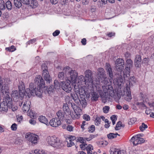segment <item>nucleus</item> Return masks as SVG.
<instances>
[{"instance_id": "obj_1", "label": "nucleus", "mask_w": 154, "mask_h": 154, "mask_svg": "<svg viewBox=\"0 0 154 154\" xmlns=\"http://www.w3.org/2000/svg\"><path fill=\"white\" fill-rule=\"evenodd\" d=\"M85 76L81 75L78 78L77 84L81 88L77 93L80 96H97V91L93 88V89L89 90V88L93 87L91 71L90 70H86L85 72Z\"/></svg>"}, {"instance_id": "obj_2", "label": "nucleus", "mask_w": 154, "mask_h": 154, "mask_svg": "<svg viewBox=\"0 0 154 154\" xmlns=\"http://www.w3.org/2000/svg\"><path fill=\"white\" fill-rule=\"evenodd\" d=\"M35 83L38 85L37 89L33 83L29 84V88L25 90V86L24 83L21 82L18 86L19 96H31L35 95L41 96L42 89L45 88V81L40 75L36 76L35 79Z\"/></svg>"}, {"instance_id": "obj_3", "label": "nucleus", "mask_w": 154, "mask_h": 154, "mask_svg": "<svg viewBox=\"0 0 154 154\" xmlns=\"http://www.w3.org/2000/svg\"><path fill=\"white\" fill-rule=\"evenodd\" d=\"M129 77H126V80L124 79L126 85L123 92L121 90V88L124 84L122 76L121 75L119 78L115 79L113 80L114 85H117L118 87L115 90L117 96H131L130 86H132L136 83V79L134 76L131 77L129 79L128 78Z\"/></svg>"}, {"instance_id": "obj_4", "label": "nucleus", "mask_w": 154, "mask_h": 154, "mask_svg": "<svg viewBox=\"0 0 154 154\" xmlns=\"http://www.w3.org/2000/svg\"><path fill=\"white\" fill-rule=\"evenodd\" d=\"M106 70L107 73L109 75L110 79H108L107 77H104L102 78V79L103 80L102 82L106 86H102L103 91L101 89H99L97 93H99L100 96H114V92L113 87L110 84L113 80V75L112 72L111 66L109 64L106 63ZM97 96H99L98 95Z\"/></svg>"}, {"instance_id": "obj_5", "label": "nucleus", "mask_w": 154, "mask_h": 154, "mask_svg": "<svg viewBox=\"0 0 154 154\" xmlns=\"http://www.w3.org/2000/svg\"><path fill=\"white\" fill-rule=\"evenodd\" d=\"M71 105L74 112V114L70 111V109L68 106V104L66 103H65L63 104V109L64 114L66 116L70 115L72 118L73 119H79L82 113V110L79 107L74 103H71Z\"/></svg>"}, {"instance_id": "obj_6", "label": "nucleus", "mask_w": 154, "mask_h": 154, "mask_svg": "<svg viewBox=\"0 0 154 154\" xmlns=\"http://www.w3.org/2000/svg\"><path fill=\"white\" fill-rule=\"evenodd\" d=\"M12 99L10 97H5L3 101L0 105V111L6 112L8 110V107L12 108Z\"/></svg>"}, {"instance_id": "obj_7", "label": "nucleus", "mask_w": 154, "mask_h": 154, "mask_svg": "<svg viewBox=\"0 0 154 154\" xmlns=\"http://www.w3.org/2000/svg\"><path fill=\"white\" fill-rule=\"evenodd\" d=\"M69 74L70 75V79L69 80L72 82L75 88H78V90L79 91L81 87H79L77 84L78 82V79L76 80L78 75L77 73L75 70H70V73Z\"/></svg>"}, {"instance_id": "obj_8", "label": "nucleus", "mask_w": 154, "mask_h": 154, "mask_svg": "<svg viewBox=\"0 0 154 154\" xmlns=\"http://www.w3.org/2000/svg\"><path fill=\"white\" fill-rule=\"evenodd\" d=\"M133 63L131 59H128L126 61L125 67L123 72V77L125 80H126V77H128L130 76V68L132 67Z\"/></svg>"}, {"instance_id": "obj_9", "label": "nucleus", "mask_w": 154, "mask_h": 154, "mask_svg": "<svg viewBox=\"0 0 154 154\" xmlns=\"http://www.w3.org/2000/svg\"><path fill=\"white\" fill-rule=\"evenodd\" d=\"M42 68L43 70L42 75L47 83H50L51 81V77L48 70V67L45 63H43L42 65Z\"/></svg>"}, {"instance_id": "obj_10", "label": "nucleus", "mask_w": 154, "mask_h": 154, "mask_svg": "<svg viewBox=\"0 0 154 154\" xmlns=\"http://www.w3.org/2000/svg\"><path fill=\"white\" fill-rule=\"evenodd\" d=\"M25 137L32 144H35L37 143L38 136L34 134H31L30 133H27L25 135Z\"/></svg>"}, {"instance_id": "obj_11", "label": "nucleus", "mask_w": 154, "mask_h": 154, "mask_svg": "<svg viewBox=\"0 0 154 154\" xmlns=\"http://www.w3.org/2000/svg\"><path fill=\"white\" fill-rule=\"evenodd\" d=\"M116 68L117 70L122 72L125 66V62L123 59L119 58L117 59L115 63Z\"/></svg>"}, {"instance_id": "obj_12", "label": "nucleus", "mask_w": 154, "mask_h": 154, "mask_svg": "<svg viewBox=\"0 0 154 154\" xmlns=\"http://www.w3.org/2000/svg\"><path fill=\"white\" fill-rule=\"evenodd\" d=\"M63 85L62 86V88L66 92H69L72 90L70 84L72 83L69 80L66 82H63Z\"/></svg>"}, {"instance_id": "obj_13", "label": "nucleus", "mask_w": 154, "mask_h": 154, "mask_svg": "<svg viewBox=\"0 0 154 154\" xmlns=\"http://www.w3.org/2000/svg\"><path fill=\"white\" fill-rule=\"evenodd\" d=\"M64 146L63 143L57 137H56L52 146L57 148H60Z\"/></svg>"}, {"instance_id": "obj_14", "label": "nucleus", "mask_w": 154, "mask_h": 154, "mask_svg": "<svg viewBox=\"0 0 154 154\" xmlns=\"http://www.w3.org/2000/svg\"><path fill=\"white\" fill-rule=\"evenodd\" d=\"M50 125L53 127H57L60 125L61 122L57 118H53L49 122Z\"/></svg>"}, {"instance_id": "obj_15", "label": "nucleus", "mask_w": 154, "mask_h": 154, "mask_svg": "<svg viewBox=\"0 0 154 154\" xmlns=\"http://www.w3.org/2000/svg\"><path fill=\"white\" fill-rule=\"evenodd\" d=\"M141 61V56L139 55H136L134 60L135 66L136 67H140V63Z\"/></svg>"}, {"instance_id": "obj_16", "label": "nucleus", "mask_w": 154, "mask_h": 154, "mask_svg": "<svg viewBox=\"0 0 154 154\" xmlns=\"http://www.w3.org/2000/svg\"><path fill=\"white\" fill-rule=\"evenodd\" d=\"M30 103V101L29 100L24 102L22 107L23 110L24 112H28Z\"/></svg>"}, {"instance_id": "obj_17", "label": "nucleus", "mask_w": 154, "mask_h": 154, "mask_svg": "<svg viewBox=\"0 0 154 154\" xmlns=\"http://www.w3.org/2000/svg\"><path fill=\"white\" fill-rule=\"evenodd\" d=\"M55 136H48L46 138V141L49 145L52 146L55 140Z\"/></svg>"}, {"instance_id": "obj_18", "label": "nucleus", "mask_w": 154, "mask_h": 154, "mask_svg": "<svg viewBox=\"0 0 154 154\" xmlns=\"http://www.w3.org/2000/svg\"><path fill=\"white\" fill-rule=\"evenodd\" d=\"M97 74L99 77V79L100 80L102 79V78L104 77L105 71L104 69L102 68H99L98 69Z\"/></svg>"}, {"instance_id": "obj_19", "label": "nucleus", "mask_w": 154, "mask_h": 154, "mask_svg": "<svg viewBox=\"0 0 154 154\" xmlns=\"http://www.w3.org/2000/svg\"><path fill=\"white\" fill-rule=\"evenodd\" d=\"M140 135V134L137 135L131 138V141L134 145L136 146L138 144V138H139V136Z\"/></svg>"}, {"instance_id": "obj_20", "label": "nucleus", "mask_w": 154, "mask_h": 154, "mask_svg": "<svg viewBox=\"0 0 154 154\" xmlns=\"http://www.w3.org/2000/svg\"><path fill=\"white\" fill-rule=\"evenodd\" d=\"M110 154H124L123 151L119 149H112L110 151Z\"/></svg>"}, {"instance_id": "obj_21", "label": "nucleus", "mask_w": 154, "mask_h": 154, "mask_svg": "<svg viewBox=\"0 0 154 154\" xmlns=\"http://www.w3.org/2000/svg\"><path fill=\"white\" fill-rule=\"evenodd\" d=\"M40 122L43 123L47 125H48V121L47 119L45 116H40L38 118Z\"/></svg>"}, {"instance_id": "obj_22", "label": "nucleus", "mask_w": 154, "mask_h": 154, "mask_svg": "<svg viewBox=\"0 0 154 154\" xmlns=\"http://www.w3.org/2000/svg\"><path fill=\"white\" fill-rule=\"evenodd\" d=\"M27 5H29L31 7L34 8L37 7L38 5V3L36 0H31L29 1V3Z\"/></svg>"}, {"instance_id": "obj_23", "label": "nucleus", "mask_w": 154, "mask_h": 154, "mask_svg": "<svg viewBox=\"0 0 154 154\" xmlns=\"http://www.w3.org/2000/svg\"><path fill=\"white\" fill-rule=\"evenodd\" d=\"M54 84L55 88L58 89L62 88V86L63 85V82H59L57 80H55L54 81Z\"/></svg>"}, {"instance_id": "obj_24", "label": "nucleus", "mask_w": 154, "mask_h": 154, "mask_svg": "<svg viewBox=\"0 0 154 154\" xmlns=\"http://www.w3.org/2000/svg\"><path fill=\"white\" fill-rule=\"evenodd\" d=\"M80 97V103L82 105L83 107L85 108L87 105V103L85 99V97Z\"/></svg>"}, {"instance_id": "obj_25", "label": "nucleus", "mask_w": 154, "mask_h": 154, "mask_svg": "<svg viewBox=\"0 0 154 154\" xmlns=\"http://www.w3.org/2000/svg\"><path fill=\"white\" fill-rule=\"evenodd\" d=\"M57 116L58 117L59 120H63L64 118V114L61 110L58 111L56 113Z\"/></svg>"}, {"instance_id": "obj_26", "label": "nucleus", "mask_w": 154, "mask_h": 154, "mask_svg": "<svg viewBox=\"0 0 154 154\" xmlns=\"http://www.w3.org/2000/svg\"><path fill=\"white\" fill-rule=\"evenodd\" d=\"M86 149L87 151L88 154H92V152L91 151V150L93 149V147L91 145H88L86 148Z\"/></svg>"}, {"instance_id": "obj_27", "label": "nucleus", "mask_w": 154, "mask_h": 154, "mask_svg": "<svg viewBox=\"0 0 154 154\" xmlns=\"http://www.w3.org/2000/svg\"><path fill=\"white\" fill-rule=\"evenodd\" d=\"M22 2L20 0H14L15 6L18 8H20L22 6Z\"/></svg>"}, {"instance_id": "obj_28", "label": "nucleus", "mask_w": 154, "mask_h": 154, "mask_svg": "<svg viewBox=\"0 0 154 154\" xmlns=\"http://www.w3.org/2000/svg\"><path fill=\"white\" fill-rule=\"evenodd\" d=\"M125 126L124 124H122V122L121 121L118 122L116 125V126L115 127V129L116 130H119L121 127H124Z\"/></svg>"}, {"instance_id": "obj_29", "label": "nucleus", "mask_w": 154, "mask_h": 154, "mask_svg": "<svg viewBox=\"0 0 154 154\" xmlns=\"http://www.w3.org/2000/svg\"><path fill=\"white\" fill-rule=\"evenodd\" d=\"M29 154H47L46 152L44 151L37 150L34 151H32L31 152L29 153Z\"/></svg>"}, {"instance_id": "obj_30", "label": "nucleus", "mask_w": 154, "mask_h": 154, "mask_svg": "<svg viewBox=\"0 0 154 154\" xmlns=\"http://www.w3.org/2000/svg\"><path fill=\"white\" fill-rule=\"evenodd\" d=\"M16 50V48L14 45H12L11 47H7L5 48V50L10 52H13Z\"/></svg>"}, {"instance_id": "obj_31", "label": "nucleus", "mask_w": 154, "mask_h": 154, "mask_svg": "<svg viewBox=\"0 0 154 154\" xmlns=\"http://www.w3.org/2000/svg\"><path fill=\"white\" fill-rule=\"evenodd\" d=\"M71 99H72L74 101L78 104H79L80 103V98L79 97H70Z\"/></svg>"}, {"instance_id": "obj_32", "label": "nucleus", "mask_w": 154, "mask_h": 154, "mask_svg": "<svg viewBox=\"0 0 154 154\" xmlns=\"http://www.w3.org/2000/svg\"><path fill=\"white\" fill-rule=\"evenodd\" d=\"M5 5L7 8L8 10H11L12 8V5L11 2L8 0L7 1Z\"/></svg>"}, {"instance_id": "obj_33", "label": "nucleus", "mask_w": 154, "mask_h": 154, "mask_svg": "<svg viewBox=\"0 0 154 154\" xmlns=\"http://www.w3.org/2000/svg\"><path fill=\"white\" fill-rule=\"evenodd\" d=\"M23 140L19 137L16 138L14 141V143L17 145H20L22 144Z\"/></svg>"}, {"instance_id": "obj_34", "label": "nucleus", "mask_w": 154, "mask_h": 154, "mask_svg": "<svg viewBox=\"0 0 154 154\" xmlns=\"http://www.w3.org/2000/svg\"><path fill=\"white\" fill-rule=\"evenodd\" d=\"M5 8V7L4 1L3 0H0V9L4 10Z\"/></svg>"}, {"instance_id": "obj_35", "label": "nucleus", "mask_w": 154, "mask_h": 154, "mask_svg": "<svg viewBox=\"0 0 154 154\" xmlns=\"http://www.w3.org/2000/svg\"><path fill=\"white\" fill-rule=\"evenodd\" d=\"M71 70H70V68L69 66H66L64 68L63 70L65 72L66 74L68 73H70V71Z\"/></svg>"}, {"instance_id": "obj_36", "label": "nucleus", "mask_w": 154, "mask_h": 154, "mask_svg": "<svg viewBox=\"0 0 154 154\" xmlns=\"http://www.w3.org/2000/svg\"><path fill=\"white\" fill-rule=\"evenodd\" d=\"M147 128V125L143 123L142 125L140 127V129L141 131H143L145 129Z\"/></svg>"}, {"instance_id": "obj_37", "label": "nucleus", "mask_w": 154, "mask_h": 154, "mask_svg": "<svg viewBox=\"0 0 154 154\" xmlns=\"http://www.w3.org/2000/svg\"><path fill=\"white\" fill-rule=\"evenodd\" d=\"M110 119L112 121L113 125H114L115 124L116 121L117 120V116L115 115H112Z\"/></svg>"}, {"instance_id": "obj_38", "label": "nucleus", "mask_w": 154, "mask_h": 154, "mask_svg": "<svg viewBox=\"0 0 154 154\" xmlns=\"http://www.w3.org/2000/svg\"><path fill=\"white\" fill-rule=\"evenodd\" d=\"M77 142H80L81 143H85L86 142V141H85L84 137H80L77 138Z\"/></svg>"}, {"instance_id": "obj_39", "label": "nucleus", "mask_w": 154, "mask_h": 154, "mask_svg": "<svg viewBox=\"0 0 154 154\" xmlns=\"http://www.w3.org/2000/svg\"><path fill=\"white\" fill-rule=\"evenodd\" d=\"M58 77L60 79L64 80L65 77L64 72H59L58 74Z\"/></svg>"}, {"instance_id": "obj_40", "label": "nucleus", "mask_w": 154, "mask_h": 154, "mask_svg": "<svg viewBox=\"0 0 154 154\" xmlns=\"http://www.w3.org/2000/svg\"><path fill=\"white\" fill-rule=\"evenodd\" d=\"M100 118L99 117H97L95 120V124L96 125H98L100 124Z\"/></svg>"}, {"instance_id": "obj_41", "label": "nucleus", "mask_w": 154, "mask_h": 154, "mask_svg": "<svg viewBox=\"0 0 154 154\" xmlns=\"http://www.w3.org/2000/svg\"><path fill=\"white\" fill-rule=\"evenodd\" d=\"M54 87L53 85H51L50 86V87L48 88H47V91L48 92V93L49 94L51 92H53L54 91Z\"/></svg>"}, {"instance_id": "obj_42", "label": "nucleus", "mask_w": 154, "mask_h": 154, "mask_svg": "<svg viewBox=\"0 0 154 154\" xmlns=\"http://www.w3.org/2000/svg\"><path fill=\"white\" fill-rule=\"evenodd\" d=\"M28 115L30 116L31 118H33L35 116V114L32 110H30L29 112H28Z\"/></svg>"}, {"instance_id": "obj_43", "label": "nucleus", "mask_w": 154, "mask_h": 154, "mask_svg": "<svg viewBox=\"0 0 154 154\" xmlns=\"http://www.w3.org/2000/svg\"><path fill=\"white\" fill-rule=\"evenodd\" d=\"M95 127L94 125H92L88 128V131L91 133L93 132L95 130Z\"/></svg>"}, {"instance_id": "obj_44", "label": "nucleus", "mask_w": 154, "mask_h": 154, "mask_svg": "<svg viewBox=\"0 0 154 154\" xmlns=\"http://www.w3.org/2000/svg\"><path fill=\"white\" fill-rule=\"evenodd\" d=\"M107 137L109 139H112L116 138L115 135L113 133H110L108 134Z\"/></svg>"}, {"instance_id": "obj_45", "label": "nucleus", "mask_w": 154, "mask_h": 154, "mask_svg": "<svg viewBox=\"0 0 154 154\" xmlns=\"http://www.w3.org/2000/svg\"><path fill=\"white\" fill-rule=\"evenodd\" d=\"M109 109V107L108 106H106L103 108V110L104 112L107 113L108 112Z\"/></svg>"}, {"instance_id": "obj_46", "label": "nucleus", "mask_w": 154, "mask_h": 154, "mask_svg": "<svg viewBox=\"0 0 154 154\" xmlns=\"http://www.w3.org/2000/svg\"><path fill=\"white\" fill-rule=\"evenodd\" d=\"M36 41V39L35 38H34L31 39H30L29 41L27 42V45H29L31 44H32L35 43Z\"/></svg>"}, {"instance_id": "obj_47", "label": "nucleus", "mask_w": 154, "mask_h": 154, "mask_svg": "<svg viewBox=\"0 0 154 154\" xmlns=\"http://www.w3.org/2000/svg\"><path fill=\"white\" fill-rule=\"evenodd\" d=\"M19 94V93H18L17 90L13 91L11 94V96H18Z\"/></svg>"}, {"instance_id": "obj_48", "label": "nucleus", "mask_w": 154, "mask_h": 154, "mask_svg": "<svg viewBox=\"0 0 154 154\" xmlns=\"http://www.w3.org/2000/svg\"><path fill=\"white\" fill-rule=\"evenodd\" d=\"M83 119L87 121H89L90 120V118L89 116L87 114H84L83 116Z\"/></svg>"}, {"instance_id": "obj_49", "label": "nucleus", "mask_w": 154, "mask_h": 154, "mask_svg": "<svg viewBox=\"0 0 154 154\" xmlns=\"http://www.w3.org/2000/svg\"><path fill=\"white\" fill-rule=\"evenodd\" d=\"M11 128L13 131H16L17 128V125L15 123L13 124L11 126Z\"/></svg>"}, {"instance_id": "obj_50", "label": "nucleus", "mask_w": 154, "mask_h": 154, "mask_svg": "<svg viewBox=\"0 0 154 154\" xmlns=\"http://www.w3.org/2000/svg\"><path fill=\"white\" fill-rule=\"evenodd\" d=\"M140 136H139V138H138V144L143 143L145 141L144 139L143 138H140Z\"/></svg>"}, {"instance_id": "obj_51", "label": "nucleus", "mask_w": 154, "mask_h": 154, "mask_svg": "<svg viewBox=\"0 0 154 154\" xmlns=\"http://www.w3.org/2000/svg\"><path fill=\"white\" fill-rule=\"evenodd\" d=\"M149 58H145L143 59V63L145 64H147L149 62Z\"/></svg>"}, {"instance_id": "obj_52", "label": "nucleus", "mask_w": 154, "mask_h": 154, "mask_svg": "<svg viewBox=\"0 0 154 154\" xmlns=\"http://www.w3.org/2000/svg\"><path fill=\"white\" fill-rule=\"evenodd\" d=\"M115 33L112 32H109L106 34L107 36L109 37H111L113 36H114L115 35Z\"/></svg>"}, {"instance_id": "obj_53", "label": "nucleus", "mask_w": 154, "mask_h": 154, "mask_svg": "<svg viewBox=\"0 0 154 154\" xmlns=\"http://www.w3.org/2000/svg\"><path fill=\"white\" fill-rule=\"evenodd\" d=\"M82 143V144L80 145V147L82 150H85V146H87V144L85 143Z\"/></svg>"}, {"instance_id": "obj_54", "label": "nucleus", "mask_w": 154, "mask_h": 154, "mask_svg": "<svg viewBox=\"0 0 154 154\" xmlns=\"http://www.w3.org/2000/svg\"><path fill=\"white\" fill-rule=\"evenodd\" d=\"M60 33V31L59 30H56L53 33V35L54 36H57Z\"/></svg>"}, {"instance_id": "obj_55", "label": "nucleus", "mask_w": 154, "mask_h": 154, "mask_svg": "<svg viewBox=\"0 0 154 154\" xmlns=\"http://www.w3.org/2000/svg\"><path fill=\"white\" fill-rule=\"evenodd\" d=\"M69 143H68L67 144V146L68 147H71V146L74 145V143L72 142V140H69Z\"/></svg>"}, {"instance_id": "obj_56", "label": "nucleus", "mask_w": 154, "mask_h": 154, "mask_svg": "<svg viewBox=\"0 0 154 154\" xmlns=\"http://www.w3.org/2000/svg\"><path fill=\"white\" fill-rule=\"evenodd\" d=\"M29 122L31 124L34 125L35 124L36 122L33 119V118H32V119H31L29 120Z\"/></svg>"}, {"instance_id": "obj_57", "label": "nucleus", "mask_w": 154, "mask_h": 154, "mask_svg": "<svg viewBox=\"0 0 154 154\" xmlns=\"http://www.w3.org/2000/svg\"><path fill=\"white\" fill-rule=\"evenodd\" d=\"M73 127L72 126L69 125L67 127V130L70 131H71L72 130Z\"/></svg>"}, {"instance_id": "obj_58", "label": "nucleus", "mask_w": 154, "mask_h": 154, "mask_svg": "<svg viewBox=\"0 0 154 154\" xmlns=\"http://www.w3.org/2000/svg\"><path fill=\"white\" fill-rule=\"evenodd\" d=\"M81 42L83 45H85L86 44V39L85 38L82 39Z\"/></svg>"}, {"instance_id": "obj_59", "label": "nucleus", "mask_w": 154, "mask_h": 154, "mask_svg": "<svg viewBox=\"0 0 154 154\" xmlns=\"http://www.w3.org/2000/svg\"><path fill=\"white\" fill-rule=\"evenodd\" d=\"M101 100L102 102L105 103L107 100V97H101Z\"/></svg>"}, {"instance_id": "obj_60", "label": "nucleus", "mask_w": 154, "mask_h": 154, "mask_svg": "<svg viewBox=\"0 0 154 154\" xmlns=\"http://www.w3.org/2000/svg\"><path fill=\"white\" fill-rule=\"evenodd\" d=\"M22 3L25 4L27 5L29 3V0H20Z\"/></svg>"}, {"instance_id": "obj_61", "label": "nucleus", "mask_w": 154, "mask_h": 154, "mask_svg": "<svg viewBox=\"0 0 154 154\" xmlns=\"http://www.w3.org/2000/svg\"><path fill=\"white\" fill-rule=\"evenodd\" d=\"M99 97H91V100L92 101H96L98 100Z\"/></svg>"}, {"instance_id": "obj_62", "label": "nucleus", "mask_w": 154, "mask_h": 154, "mask_svg": "<svg viewBox=\"0 0 154 154\" xmlns=\"http://www.w3.org/2000/svg\"><path fill=\"white\" fill-rule=\"evenodd\" d=\"M51 3L52 4H55L58 2V0H50Z\"/></svg>"}, {"instance_id": "obj_63", "label": "nucleus", "mask_w": 154, "mask_h": 154, "mask_svg": "<svg viewBox=\"0 0 154 154\" xmlns=\"http://www.w3.org/2000/svg\"><path fill=\"white\" fill-rule=\"evenodd\" d=\"M124 99L125 100L129 102L132 99V97H125Z\"/></svg>"}, {"instance_id": "obj_64", "label": "nucleus", "mask_w": 154, "mask_h": 154, "mask_svg": "<svg viewBox=\"0 0 154 154\" xmlns=\"http://www.w3.org/2000/svg\"><path fill=\"white\" fill-rule=\"evenodd\" d=\"M113 97L116 102L119 103V100L120 99L121 97Z\"/></svg>"}]
</instances>
